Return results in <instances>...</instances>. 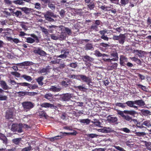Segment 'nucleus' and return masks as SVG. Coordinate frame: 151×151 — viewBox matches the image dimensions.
I'll return each mask as SVG.
<instances>
[{
  "label": "nucleus",
  "mask_w": 151,
  "mask_h": 151,
  "mask_svg": "<svg viewBox=\"0 0 151 151\" xmlns=\"http://www.w3.org/2000/svg\"><path fill=\"white\" fill-rule=\"evenodd\" d=\"M127 106L138 109V106L135 104L138 105L139 107L144 106L145 105V103L142 99L135 100L134 101H129L125 102Z\"/></svg>",
  "instance_id": "nucleus-1"
},
{
  "label": "nucleus",
  "mask_w": 151,
  "mask_h": 151,
  "mask_svg": "<svg viewBox=\"0 0 151 151\" xmlns=\"http://www.w3.org/2000/svg\"><path fill=\"white\" fill-rule=\"evenodd\" d=\"M76 78L78 80L86 82L90 87L92 86V85L90 84L92 83V79L89 77L83 75H78L76 76Z\"/></svg>",
  "instance_id": "nucleus-2"
},
{
  "label": "nucleus",
  "mask_w": 151,
  "mask_h": 151,
  "mask_svg": "<svg viewBox=\"0 0 151 151\" xmlns=\"http://www.w3.org/2000/svg\"><path fill=\"white\" fill-rule=\"evenodd\" d=\"M117 114L120 115L123 118L125 116L124 113L127 114H129L133 116V117H135V115L137 114V112L133 110H124L123 111H121L119 110L117 111Z\"/></svg>",
  "instance_id": "nucleus-3"
},
{
  "label": "nucleus",
  "mask_w": 151,
  "mask_h": 151,
  "mask_svg": "<svg viewBox=\"0 0 151 151\" xmlns=\"http://www.w3.org/2000/svg\"><path fill=\"white\" fill-rule=\"evenodd\" d=\"M112 39L114 40H118L119 44L123 45L125 40L126 36L125 34L120 33L118 36L114 35Z\"/></svg>",
  "instance_id": "nucleus-4"
},
{
  "label": "nucleus",
  "mask_w": 151,
  "mask_h": 151,
  "mask_svg": "<svg viewBox=\"0 0 151 151\" xmlns=\"http://www.w3.org/2000/svg\"><path fill=\"white\" fill-rule=\"evenodd\" d=\"M44 17L47 20L50 22H53L54 20L52 18H56V16L51 11H48L44 14Z\"/></svg>",
  "instance_id": "nucleus-5"
},
{
  "label": "nucleus",
  "mask_w": 151,
  "mask_h": 151,
  "mask_svg": "<svg viewBox=\"0 0 151 151\" xmlns=\"http://www.w3.org/2000/svg\"><path fill=\"white\" fill-rule=\"evenodd\" d=\"M22 104L24 109L27 111L30 110L35 106V104L31 101H24L22 103Z\"/></svg>",
  "instance_id": "nucleus-6"
},
{
  "label": "nucleus",
  "mask_w": 151,
  "mask_h": 151,
  "mask_svg": "<svg viewBox=\"0 0 151 151\" xmlns=\"http://www.w3.org/2000/svg\"><path fill=\"white\" fill-rule=\"evenodd\" d=\"M82 58L83 60L85 62V64L88 67L91 66V64L90 63L92 62L94 60L93 58L88 55L82 56Z\"/></svg>",
  "instance_id": "nucleus-7"
},
{
  "label": "nucleus",
  "mask_w": 151,
  "mask_h": 151,
  "mask_svg": "<svg viewBox=\"0 0 151 151\" xmlns=\"http://www.w3.org/2000/svg\"><path fill=\"white\" fill-rule=\"evenodd\" d=\"M22 124L20 123L19 124H13L12 125L11 130L14 132H17L19 133L22 132Z\"/></svg>",
  "instance_id": "nucleus-8"
},
{
  "label": "nucleus",
  "mask_w": 151,
  "mask_h": 151,
  "mask_svg": "<svg viewBox=\"0 0 151 151\" xmlns=\"http://www.w3.org/2000/svg\"><path fill=\"white\" fill-rule=\"evenodd\" d=\"M61 53L62 54L60 55L57 56V57L63 59L67 57L69 53V49H64L61 50Z\"/></svg>",
  "instance_id": "nucleus-9"
},
{
  "label": "nucleus",
  "mask_w": 151,
  "mask_h": 151,
  "mask_svg": "<svg viewBox=\"0 0 151 151\" xmlns=\"http://www.w3.org/2000/svg\"><path fill=\"white\" fill-rule=\"evenodd\" d=\"M119 63L121 66H126L125 64L128 62V58L123 55L120 56Z\"/></svg>",
  "instance_id": "nucleus-10"
},
{
  "label": "nucleus",
  "mask_w": 151,
  "mask_h": 151,
  "mask_svg": "<svg viewBox=\"0 0 151 151\" xmlns=\"http://www.w3.org/2000/svg\"><path fill=\"white\" fill-rule=\"evenodd\" d=\"M71 80L68 78H64L60 83L61 85L65 87H68L70 85Z\"/></svg>",
  "instance_id": "nucleus-11"
},
{
  "label": "nucleus",
  "mask_w": 151,
  "mask_h": 151,
  "mask_svg": "<svg viewBox=\"0 0 151 151\" xmlns=\"http://www.w3.org/2000/svg\"><path fill=\"white\" fill-rule=\"evenodd\" d=\"M33 52L36 54L41 56H44L46 55V53L41 49L40 47H37L34 50Z\"/></svg>",
  "instance_id": "nucleus-12"
},
{
  "label": "nucleus",
  "mask_w": 151,
  "mask_h": 151,
  "mask_svg": "<svg viewBox=\"0 0 151 151\" xmlns=\"http://www.w3.org/2000/svg\"><path fill=\"white\" fill-rule=\"evenodd\" d=\"M21 86L28 87L30 89H34L38 88L37 85L36 84L31 85L30 84L26 82H23V83L20 84Z\"/></svg>",
  "instance_id": "nucleus-13"
},
{
  "label": "nucleus",
  "mask_w": 151,
  "mask_h": 151,
  "mask_svg": "<svg viewBox=\"0 0 151 151\" xmlns=\"http://www.w3.org/2000/svg\"><path fill=\"white\" fill-rule=\"evenodd\" d=\"M101 23V22L99 20H94L93 22V24L91 27V28L93 30L97 31L98 26H99Z\"/></svg>",
  "instance_id": "nucleus-14"
},
{
  "label": "nucleus",
  "mask_w": 151,
  "mask_h": 151,
  "mask_svg": "<svg viewBox=\"0 0 151 151\" xmlns=\"http://www.w3.org/2000/svg\"><path fill=\"white\" fill-rule=\"evenodd\" d=\"M72 94L69 93H66L63 94L61 98V100L64 101H69L72 97Z\"/></svg>",
  "instance_id": "nucleus-15"
},
{
  "label": "nucleus",
  "mask_w": 151,
  "mask_h": 151,
  "mask_svg": "<svg viewBox=\"0 0 151 151\" xmlns=\"http://www.w3.org/2000/svg\"><path fill=\"white\" fill-rule=\"evenodd\" d=\"M62 88L59 85L51 86L49 90L53 92H58L61 91Z\"/></svg>",
  "instance_id": "nucleus-16"
},
{
  "label": "nucleus",
  "mask_w": 151,
  "mask_h": 151,
  "mask_svg": "<svg viewBox=\"0 0 151 151\" xmlns=\"http://www.w3.org/2000/svg\"><path fill=\"white\" fill-rule=\"evenodd\" d=\"M106 32V31L104 30H100L99 32V33L101 35V38L104 40L107 41H108L109 39L107 36L105 35Z\"/></svg>",
  "instance_id": "nucleus-17"
},
{
  "label": "nucleus",
  "mask_w": 151,
  "mask_h": 151,
  "mask_svg": "<svg viewBox=\"0 0 151 151\" xmlns=\"http://www.w3.org/2000/svg\"><path fill=\"white\" fill-rule=\"evenodd\" d=\"M5 117L6 119H13V112L11 110H7L6 111V114Z\"/></svg>",
  "instance_id": "nucleus-18"
},
{
  "label": "nucleus",
  "mask_w": 151,
  "mask_h": 151,
  "mask_svg": "<svg viewBox=\"0 0 151 151\" xmlns=\"http://www.w3.org/2000/svg\"><path fill=\"white\" fill-rule=\"evenodd\" d=\"M0 139L2 141L3 143L5 145L8 143V139L6 136L3 134L0 133Z\"/></svg>",
  "instance_id": "nucleus-19"
},
{
  "label": "nucleus",
  "mask_w": 151,
  "mask_h": 151,
  "mask_svg": "<svg viewBox=\"0 0 151 151\" xmlns=\"http://www.w3.org/2000/svg\"><path fill=\"white\" fill-rule=\"evenodd\" d=\"M40 106L44 108H53L55 107L54 105L50 103H42L40 105Z\"/></svg>",
  "instance_id": "nucleus-20"
},
{
  "label": "nucleus",
  "mask_w": 151,
  "mask_h": 151,
  "mask_svg": "<svg viewBox=\"0 0 151 151\" xmlns=\"http://www.w3.org/2000/svg\"><path fill=\"white\" fill-rule=\"evenodd\" d=\"M118 64L117 63H114L112 65H109L107 67V70H112L113 69H116L117 68Z\"/></svg>",
  "instance_id": "nucleus-21"
},
{
  "label": "nucleus",
  "mask_w": 151,
  "mask_h": 151,
  "mask_svg": "<svg viewBox=\"0 0 151 151\" xmlns=\"http://www.w3.org/2000/svg\"><path fill=\"white\" fill-rule=\"evenodd\" d=\"M4 91L2 89L0 88V101L6 100L7 97L5 95H3Z\"/></svg>",
  "instance_id": "nucleus-22"
},
{
  "label": "nucleus",
  "mask_w": 151,
  "mask_h": 151,
  "mask_svg": "<svg viewBox=\"0 0 151 151\" xmlns=\"http://www.w3.org/2000/svg\"><path fill=\"white\" fill-rule=\"evenodd\" d=\"M94 55L97 57H101L102 56L103 57V59H104V58H105V57H108L109 56L107 54H102L99 52V51L98 50H96L95 51Z\"/></svg>",
  "instance_id": "nucleus-23"
},
{
  "label": "nucleus",
  "mask_w": 151,
  "mask_h": 151,
  "mask_svg": "<svg viewBox=\"0 0 151 151\" xmlns=\"http://www.w3.org/2000/svg\"><path fill=\"white\" fill-rule=\"evenodd\" d=\"M48 72H50V69L48 66H47L46 68H43L38 71L39 73H45V75L47 74Z\"/></svg>",
  "instance_id": "nucleus-24"
},
{
  "label": "nucleus",
  "mask_w": 151,
  "mask_h": 151,
  "mask_svg": "<svg viewBox=\"0 0 151 151\" xmlns=\"http://www.w3.org/2000/svg\"><path fill=\"white\" fill-rule=\"evenodd\" d=\"M44 97L50 101H53V96L51 93L46 94L44 95Z\"/></svg>",
  "instance_id": "nucleus-25"
},
{
  "label": "nucleus",
  "mask_w": 151,
  "mask_h": 151,
  "mask_svg": "<svg viewBox=\"0 0 151 151\" xmlns=\"http://www.w3.org/2000/svg\"><path fill=\"white\" fill-rule=\"evenodd\" d=\"M107 120L110 123H114L117 122L118 119L116 117L109 116L108 117Z\"/></svg>",
  "instance_id": "nucleus-26"
},
{
  "label": "nucleus",
  "mask_w": 151,
  "mask_h": 151,
  "mask_svg": "<svg viewBox=\"0 0 151 151\" xmlns=\"http://www.w3.org/2000/svg\"><path fill=\"white\" fill-rule=\"evenodd\" d=\"M43 79L44 77L41 76L36 79L35 80L40 86H42L43 85L44 83L42 82Z\"/></svg>",
  "instance_id": "nucleus-27"
},
{
  "label": "nucleus",
  "mask_w": 151,
  "mask_h": 151,
  "mask_svg": "<svg viewBox=\"0 0 151 151\" xmlns=\"http://www.w3.org/2000/svg\"><path fill=\"white\" fill-rule=\"evenodd\" d=\"M63 134H61L60 135H58L53 137H51L50 138V140L51 142H54L55 140L60 139L61 138H63Z\"/></svg>",
  "instance_id": "nucleus-28"
},
{
  "label": "nucleus",
  "mask_w": 151,
  "mask_h": 151,
  "mask_svg": "<svg viewBox=\"0 0 151 151\" xmlns=\"http://www.w3.org/2000/svg\"><path fill=\"white\" fill-rule=\"evenodd\" d=\"M60 133L63 134V136H66L68 135H76L77 134V132L75 130L72 132H60Z\"/></svg>",
  "instance_id": "nucleus-29"
},
{
  "label": "nucleus",
  "mask_w": 151,
  "mask_h": 151,
  "mask_svg": "<svg viewBox=\"0 0 151 151\" xmlns=\"http://www.w3.org/2000/svg\"><path fill=\"white\" fill-rule=\"evenodd\" d=\"M12 13L14 15L19 18L22 16V14L20 11L17 10L16 12L13 11Z\"/></svg>",
  "instance_id": "nucleus-30"
},
{
  "label": "nucleus",
  "mask_w": 151,
  "mask_h": 151,
  "mask_svg": "<svg viewBox=\"0 0 151 151\" xmlns=\"http://www.w3.org/2000/svg\"><path fill=\"white\" fill-rule=\"evenodd\" d=\"M0 84L1 87L3 89L6 90L8 89V86L4 81H1Z\"/></svg>",
  "instance_id": "nucleus-31"
},
{
  "label": "nucleus",
  "mask_w": 151,
  "mask_h": 151,
  "mask_svg": "<svg viewBox=\"0 0 151 151\" xmlns=\"http://www.w3.org/2000/svg\"><path fill=\"white\" fill-rule=\"evenodd\" d=\"M88 8L90 10H92L95 7V3L93 2H90L87 3Z\"/></svg>",
  "instance_id": "nucleus-32"
},
{
  "label": "nucleus",
  "mask_w": 151,
  "mask_h": 151,
  "mask_svg": "<svg viewBox=\"0 0 151 151\" xmlns=\"http://www.w3.org/2000/svg\"><path fill=\"white\" fill-rule=\"evenodd\" d=\"M111 131V129L109 127H104L101 129V132L104 133H108Z\"/></svg>",
  "instance_id": "nucleus-33"
},
{
  "label": "nucleus",
  "mask_w": 151,
  "mask_h": 151,
  "mask_svg": "<svg viewBox=\"0 0 151 151\" xmlns=\"http://www.w3.org/2000/svg\"><path fill=\"white\" fill-rule=\"evenodd\" d=\"M79 121L81 123L87 125L90 123V120L88 119H81L79 120Z\"/></svg>",
  "instance_id": "nucleus-34"
},
{
  "label": "nucleus",
  "mask_w": 151,
  "mask_h": 151,
  "mask_svg": "<svg viewBox=\"0 0 151 151\" xmlns=\"http://www.w3.org/2000/svg\"><path fill=\"white\" fill-rule=\"evenodd\" d=\"M136 86L137 88H141L143 91L147 92V88L145 86L140 84H136Z\"/></svg>",
  "instance_id": "nucleus-35"
},
{
  "label": "nucleus",
  "mask_w": 151,
  "mask_h": 151,
  "mask_svg": "<svg viewBox=\"0 0 151 151\" xmlns=\"http://www.w3.org/2000/svg\"><path fill=\"white\" fill-rule=\"evenodd\" d=\"M66 36V35L65 32H62L58 35L59 40H61L65 39Z\"/></svg>",
  "instance_id": "nucleus-36"
},
{
  "label": "nucleus",
  "mask_w": 151,
  "mask_h": 151,
  "mask_svg": "<svg viewBox=\"0 0 151 151\" xmlns=\"http://www.w3.org/2000/svg\"><path fill=\"white\" fill-rule=\"evenodd\" d=\"M114 58H113L111 59H107L106 58H104V59H103V60L105 62H111V61H117L118 60L119 57H114Z\"/></svg>",
  "instance_id": "nucleus-37"
},
{
  "label": "nucleus",
  "mask_w": 151,
  "mask_h": 151,
  "mask_svg": "<svg viewBox=\"0 0 151 151\" xmlns=\"http://www.w3.org/2000/svg\"><path fill=\"white\" fill-rule=\"evenodd\" d=\"M85 50H93V47L92 44L89 43L85 45Z\"/></svg>",
  "instance_id": "nucleus-38"
},
{
  "label": "nucleus",
  "mask_w": 151,
  "mask_h": 151,
  "mask_svg": "<svg viewBox=\"0 0 151 151\" xmlns=\"http://www.w3.org/2000/svg\"><path fill=\"white\" fill-rule=\"evenodd\" d=\"M137 136L139 137H144L146 135V133L144 132H134Z\"/></svg>",
  "instance_id": "nucleus-39"
},
{
  "label": "nucleus",
  "mask_w": 151,
  "mask_h": 151,
  "mask_svg": "<svg viewBox=\"0 0 151 151\" xmlns=\"http://www.w3.org/2000/svg\"><path fill=\"white\" fill-rule=\"evenodd\" d=\"M39 116L41 117H44L46 118L47 117L46 113L43 110L40 111H39Z\"/></svg>",
  "instance_id": "nucleus-40"
},
{
  "label": "nucleus",
  "mask_w": 151,
  "mask_h": 151,
  "mask_svg": "<svg viewBox=\"0 0 151 151\" xmlns=\"http://www.w3.org/2000/svg\"><path fill=\"white\" fill-rule=\"evenodd\" d=\"M21 138H15L12 140V142L14 144L16 145H19L20 142L21 141Z\"/></svg>",
  "instance_id": "nucleus-41"
},
{
  "label": "nucleus",
  "mask_w": 151,
  "mask_h": 151,
  "mask_svg": "<svg viewBox=\"0 0 151 151\" xmlns=\"http://www.w3.org/2000/svg\"><path fill=\"white\" fill-rule=\"evenodd\" d=\"M115 105L122 108H125L127 106L125 105V103H115Z\"/></svg>",
  "instance_id": "nucleus-42"
},
{
  "label": "nucleus",
  "mask_w": 151,
  "mask_h": 151,
  "mask_svg": "<svg viewBox=\"0 0 151 151\" xmlns=\"http://www.w3.org/2000/svg\"><path fill=\"white\" fill-rule=\"evenodd\" d=\"M74 88L76 89H78L80 91H83L84 90H87V89L86 88L84 85H82V86H74Z\"/></svg>",
  "instance_id": "nucleus-43"
},
{
  "label": "nucleus",
  "mask_w": 151,
  "mask_h": 151,
  "mask_svg": "<svg viewBox=\"0 0 151 151\" xmlns=\"http://www.w3.org/2000/svg\"><path fill=\"white\" fill-rule=\"evenodd\" d=\"M21 77L23 78L24 79L29 81H31L32 80L31 76H27L26 75H22V76Z\"/></svg>",
  "instance_id": "nucleus-44"
},
{
  "label": "nucleus",
  "mask_w": 151,
  "mask_h": 151,
  "mask_svg": "<svg viewBox=\"0 0 151 151\" xmlns=\"http://www.w3.org/2000/svg\"><path fill=\"white\" fill-rule=\"evenodd\" d=\"M28 35L31 36V37H33L36 41V43H38L39 42V40L38 38V37L35 34H29Z\"/></svg>",
  "instance_id": "nucleus-45"
},
{
  "label": "nucleus",
  "mask_w": 151,
  "mask_h": 151,
  "mask_svg": "<svg viewBox=\"0 0 151 151\" xmlns=\"http://www.w3.org/2000/svg\"><path fill=\"white\" fill-rule=\"evenodd\" d=\"M110 55L111 57H119L118 54L116 50L112 51L110 53Z\"/></svg>",
  "instance_id": "nucleus-46"
},
{
  "label": "nucleus",
  "mask_w": 151,
  "mask_h": 151,
  "mask_svg": "<svg viewBox=\"0 0 151 151\" xmlns=\"http://www.w3.org/2000/svg\"><path fill=\"white\" fill-rule=\"evenodd\" d=\"M146 54V52L141 50H140L138 54H136L137 55L139 58L143 57L144 56V55Z\"/></svg>",
  "instance_id": "nucleus-47"
},
{
  "label": "nucleus",
  "mask_w": 151,
  "mask_h": 151,
  "mask_svg": "<svg viewBox=\"0 0 151 151\" xmlns=\"http://www.w3.org/2000/svg\"><path fill=\"white\" fill-rule=\"evenodd\" d=\"M12 2L16 4H18L19 5H23L24 3V2L22 1V0H17L13 1Z\"/></svg>",
  "instance_id": "nucleus-48"
},
{
  "label": "nucleus",
  "mask_w": 151,
  "mask_h": 151,
  "mask_svg": "<svg viewBox=\"0 0 151 151\" xmlns=\"http://www.w3.org/2000/svg\"><path fill=\"white\" fill-rule=\"evenodd\" d=\"M17 93L18 94V96L21 97L27 95V91H21L17 92Z\"/></svg>",
  "instance_id": "nucleus-49"
},
{
  "label": "nucleus",
  "mask_w": 151,
  "mask_h": 151,
  "mask_svg": "<svg viewBox=\"0 0 151 151\" xmlns=\"http://www.w3.org/2000/svg\"><path fill=\"white\" fill-rule=\"evenodd\" d=\"M142 114L144 116H147L150 113V111L144 109H142L141 111Z\"/></svg>",
  "instance_id": "nucleus-50"
},
{
  "label": "nucleus",
  "mask_w": 151,
  "mask_h": 151,
  "mask_svg": "<svg viewBox=\"0 0 151 151\" xmlns=\"http://www.w3.org/2000/svg\"><path fill=\"white\" fill-rule=\"evenodd\" d=\"M22 9L23 11L25 13H26L27 14H28L29 13H30V12H32L31 10H33L31 9L27 8V7L22 8Z\"/></svg>",
  "instance_id": "nucleus-51"
},
{
  "label": "nucleus",
  "mask_w": 151,
  "mask_h": 151,
  "mask_svg": "<svg viewBox=\"0 0 151 151\" xmlns=\"http://www.w3.org/2000/svg\"><path fill=\"white\" fill-rule=\"evenodd\" d=\"M26 42L28 43H32L35 42V40L31 37H28L26 38Z\"/></svg>",
  "instance_id": "nucleus-52"
},
{
  "label": "nucleus",
  "mask_w": 151,
  "mask_h": 151,
  "mask_svg": "<svg viewBox=\"0 0 151 151\" xmlns=\"http://www.w3.org/2000/svg\"><path fill=\"white\" fill-rule=\"evenodd\" d=\"M143 124H144L148 127H151V124L149 120L144 121L143 122Z\"/></svg>",
  "instance_id": "nucleus-53"
},
{
  "label": "nucleus",
  "mask_w": 151,
  "mask_h": 151,
  "mask_svg": "<svg viewBox=\"0 0 151 151\" xmlns=\"http://www.w3.org/2000/svg\"><path fill=\"white\" fill-rule=\"evenodd\" d=\"M35 5V8L40 10L41 9V4L39 3H36L34 4Z\"/></svg>",
  "instance_id": "nucleus-54"
},
{
  "label": "nucleus",
  "mask_w": 151,
  "mask_h": 151,
  "mask_svg": "<svg viewBox=\"0 0 151 151\" xmlns=\"http://www.w3.org/2000/svg\"><path fill=\"white\" fill-rule=\"evenodd\" d=\"M11 74L15 77L17 78H20V77L21 74L20 73L17 72H11Z\"/></svg>",
  "instance_id": "nucleus-55"
},
{
  "label": "nucleus",
  "mask_w": 151,
  "mask_h": 151,
  "mask_svg": "<svg viewBox=\"0 0 151 151\" xmlns=\"http://www.w3.org/2000/svg\"><path fill=\"white\" fill-rule=\"evenodd\" d=\"M61 60L60 59H57V58H54V60H52L50 63L52 64H56L57 63H59L60 60Z\"/></svg>",
  "instance_id": "nucleus-56"
},
{
  "label": "nucleus",
  "mask_w": 151,
  "mask_h": 151,
  "mask_svg": "<svg viewBox=\"0 0 151 151\" xmlns=\"http://www.w3.org/2000/svg\"><path fill=\"white\" fill-rule=\"evenodd\" d=\"M41 29L42 32L46 35H47L49 34V32L48 30L46 28L44 27H41Z\"/></svg>",
  "instance_id": "nucleus-57"
},
{
  "label": "nucleus",
  "mask_w": 151,
  "mask_h": 151,
  "mask_svg": "<svg viewBox=\"0 0 151 151\" xmlns=\"http://www.w3.org/2000/svg\"><path fill=\"white\" fill-rule=\"evenodd\" d=\"M37 93L36 92H29L27 91V95L30 96H34L37 94Z\"/></svg>",
  "instance_id": "nucleus-58"
},
{
  "label": "nucleus",
  "mask_w": 151,
  "mask_h": 151,
  "mask_svg": "<svg viewBox=\"0 0 151 151\" xmlns=\"http://www.w3.org/2000/svg\"><path fill=\"white\" fill-rule=\"evenodd\" d=\"M114 147L116 150L119 151H127L125 150L123 148L119 146L114 145Z\"/></svg>",
  "instance_id": "nucleus-59"
},
{
  "label": "nucleus",
  "mask_w": 151,
  "mask_h": 151,
  "mask_svg": "<svg viewBox=\"0 0 151 151\" xmlns=\"http://www.w3.org/2000/svg\"><path fill=\"white\" fill-rule=\"evenodd\" d=\"M65 10L63 9H61L60 12L59 14L62 17H63L65 15Z\"/></svg>",
  "instance_id": "nucleus-60"
},
{
  "label": "nucleus",
  "mask_w": 151,
  "mask_h": 151,
  "mask_svg": "<svg viewBox=\"0 0 151 151\" xmlns=\"http://www.w3.org/2000/svg\"><path fill=\"white\" fill-rule=\"evenodd\" d=\"M93 120L94 121L92 122L93 123L97 126H99L100 125L101 123L99 120L96 119H94Z\"/></svg>",
  "instance_id": "nucleus-61"
},
{
  "label": "nucleus",
  "mask_w": 151,
  "mask_h": 151,
  "mask_svg": "<svg viewBox=\"0 0 151 151\" xmlns=\"http://www.w3.org/2000/svg\"><path fill=\"white\" fill-rule=\"evenodd\" d=\"M123 118L127 121H130L132 119V117L127 115H125Z\"/></svg>",
  "instance_id": "nucleus-62"
},
{
  "label": "nucleus",
  "mask_w": 151,
  "mask_h": 151,
  "mask_svg": "<svg viewBox=\"0 0 151 151\" xmlns=\"http://www.w3.org/2000/svg\"><path fill=\"white\" fill-rule=\"evenodd\" d=\"M65 32L68 35H70L71 34V30L68 27H65Z\"/></svg>",
  "instance_id": "nucleus-63"
},
{
  "label": "nucleus",
  "mask_w": 151,
  "mask_h": 151,
  "mask_svg": "<svg viewBox=\"0 0 151 151\" xmlns=\"http://www.w3.org/2000/svg\"><path fill=\"white\" fill-rule=\"evenodd\" d=\"M32 149L31 146L26 147L22 149V151H30Z\"/></svg>",
  "instance_id": "nucleus-64"
}]
</instances>
